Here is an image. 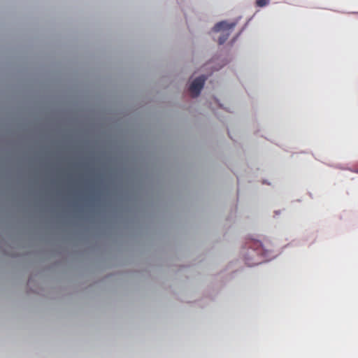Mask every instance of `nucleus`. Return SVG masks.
I'll return each instance as SVG.
<instances>
[{
	"instance_id": "nucleus-1",
	"label": "nucleus",
	"mask_w": 358,
	"mask_h": 358,
	"mask_svg": "<svg viewBox=\"0 0 358 358\" xmlns=\"http://www.w3.org/2000/svg\"><path fill=\"white\" fill-rule=\"evenodd\" d=\"M234 27L235 23L229 24L226 22H218L214 26V31H222V34L218 39L219 44H223L228 39L231 34V31L234 29Z\"/></svg>"
},
{
	"instance_id": "nucleus-2",
	"label": "nucleus",
	"mask_w": 358,
	"mask_h": 358,
	"mask_svg": "<svg viewBox=\"0 0 358 358\" xmlns=\"http://www.w3.org/2000/svg\"><path fill=\"white\" fill-rule=\"evenodd\" d=\"M206 80V77L202 76L196 78L193 80L189 88L192 97H196L199 95L201 90L204 85Z\"/></svg>"
},
{
	"instance_id": "nucleus-3",
	"label": "nucleus",
	"mask_w": 358,
	"mask_h": 358,
	"mask_svg": "<svg viewBox=\"0 0 358 358\" xmlns=\"http://www.w3.org/2000/svg\"><path fill=\"white\" fill-rule=\"evenodd\" d=\"M268 0H256V6L259 7H264L268 3Z\"/></svg>"
},
{
	"instance_id": "nucleus-4",
	"label": "nucleus",
	"mask_w": 358,
	"mask_h": 358,
	"mask_svg": "<svg viewBox=\"0 0 358 358\" xmlns=\"http://www.w3.org/2000/svg\"><path fill=\"white\" fill-rule=\"evenodd\" d=\"M357 173H358V171H357Z\"/></svg>"
}]
</instances>
